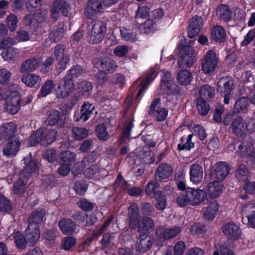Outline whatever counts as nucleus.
Wrapping results in <instances>:
<instances>
[{"mask_svg": "<svg viewBox=\"0 0 255 255\" xmlns=\"http://www.w3.org/2000/svg\"><path fill=\"white\" fill-rule=\"evenodd\" d=\"M128 227L131 230L137 229L139 234H149L155 228L153 220L149 217L141 218L139 208L137 204L131 203L128 208Z\"/></svg>", "mask_w": 255, "mask_h": 255, "instance_id": "nucleus-1", "label": "nucleus"}, {"mask_svg": "<svg viewBox=\"0 0 255 255\" xmlns=\"http://www.w3.org/2000/svg\"><path fill=\"white\" fill-rule=\"evenodd\" d=\"M57 135V131L55 129L40 128L30 135L29 142L31 146H35L40 143L47 146L56 140Z\"/></svg>", "mask_w": 255, "mask_h": 255, "instance_id": "nucleus-2", "label": "nucleus"}, {"mask_svg": "<svg viewBox=\"0 0 255 255\" xmlns=\"http://www.w3.org/2000/svg\"><path fill=\"white\" fill-rule=\"evenodd\" d=\"M87 38L90 43L98 44L101 42L105 36L107 31L105 22L96 20L92 22V26L88 25Z\"/></svg>", "mask_w": 255, "mask_h": 255, "instance_id": "nucleus-3", "label": "nucleus"}, {"mask_svg": "<svg viewBox=\"0 0 255 255\" xmlns=\"http://www.w3.org/2000/svg\"><path fill=\"white\" fill-rule=\"evenodd\" d=\"M106 7H110L106 5L105 0H88L86 3L84 11L85 17L92 19L100 15Z\"/></svg>", "mask_w": 255, "mask_h": 255, "instance_id": "nucleus-4", "label": "nucleus"}, {"mask_svg": "<svg viewBox=\"0 0 255 255\" xmlns=\"http://www.w3.org/2000/svg\"><path fill=\"white\" fill-rule=\"evenodd\" d=\"M234 89V82L231 77H223L219 79L217 86V92L224 97V103H229L232 97L231 93Z\"/></svg>", "mask_w": 255, "mask_h": 255, "instance_id": "nucleus-5", "label": "nucleus"}, {"mask_svg": "<svg viewBox=\"0 0 255 255\" xmlns=\"http://www.w3.org/2000/svg\"><path fill=\"white\" fill-rule=\"evenodd\" d=\"M196 60L195 51L193 48L187 45L183 46L179 53L178 66L183 68L190 67Z\"/></svg>", "mask_w": 255, "mask_h": 255, "instance_id": "nucleus-6", "label": "nucleus"}, {"mask_svg": "<svg viewBox=\"0 0 255 255\" xmlns=\"http://www.w3.org/2000/svg\"><path fill=\"white\" fill-rule=\"evenodd\" d=\"M218 62L216 53L212 50L208 51L202 63L203 72L207 74H212L217 67Z\"/></svg>", "mask_w": 255, "mask_h": 255, "instance_id": "nucleus-7", "label": "nucleus"}, {"mask_svg": "<svg viewBox=\"0 0 255 255\" xmlns=\"http://www.w3.org/2000/svg\"><path fill=\"white\" fill-rule=\"evenodd\" d=\"M94 66L104 73L113 72L117 68L116 63L108 58L96 57L93 60Z\"/></svg>", "mask_w": 255, "mask_h": 255, "instance_id": "nucleus-8", "label": "nucleus"}, {"mask_svg": "<svg viewBox=\"0 0 255 255\" xmlns=\"http://www.w3.org/2000/svg\"><path fill=\"white\" fill-rule=\"evenodd\" d=\"M70 9L69 0H56L52 5L51 12L53 14V17L56 19V16L59 13L63 16H67Z\"/></svg>", "mask_w": 255, "mask_h": 255, "instance_id": "nucleus-9", "label": "nucleus"}, {"mask_svg": "<svg viewBox=\"0 0 255 255\" xmlns=\"http://www.w3.org/2000/svg\"><path fill=\"white\" fill-rule=\"evenodd\" d=\"M54 53L58 61L59 69L61 71L65 69L70 59L69 54L66 51V46L61 44L57 45L55 47Z\"/></svg>", "mask_w": 255, "mask_h": 255, "instance_id": "nucleus-10", "label": "nucleus"}, {"mask_svg": "<svg viewBox=\"0 0 255 255\" xmlns=\"http://www.w3.org/2000/svg\"><path fill=\"white\" fill-rule=\"evenodd\" d=\"M181 231L179 227L165 228L163 225L157 227L155 232V236L160 239L169 240L176 237Z\"/></svg>", "mask_w": 255, "mask_h": 255, "instance_id": "nucleus-11", "label": "nucleus"}, {"mask_svg": "<svg viewBox=\"0 0 255 255\" xmlns=\"http://www.w3.org/2000/svg\"><path fill=\"white\" fill-rule=\"evenodd\" d=\"M160 100L156 98L150 105L148 112L149 115L152 116L157 121H163L166 118L167 110L164 108H160L159 105Z\"/></svg>", "mask_w": 255, "mask_h": 255, "instance_id": "nucleus-12", "label": "nucleus"}, {"mask_svg": "<svg viewBox=\"0 0 255 255\" xmlns=\"http://www.w3.org/2000/svg\"><path fill=\"white\" fill-rule=\"evenodd\" d=\"M186 191L189 204L192 205L200 204L207 197L206 193L202 190L188 187Z\"/></svg>", "mask_w": 255, "mask_h": 255, "instance_id": "nucleus-13", "label": "nucleus"}, {"mask_svg": "<svg viewBox=\"0 0 255 255\" xmlns=\"http://www.w3.org/2000/svg\"><path fill=\"white\" fill-rule=\"evenodd\" d=\"M230 170V167L227 163L220 161L214 165L212 176L214 179L222 181L229 174Z\"/></svg>", "mask_w": 255, "mask_h": 255, "instance_id": "nucleus-14", "label": "nucleus"}, {"mask_svg": "<svg viewBox=\"0 0 255 255\" xmlns=\"http://www.w3.org/2000/svg\"><path fill=\"white\" fill-rule=\"evenodd\" d=\"M17 131V126L14 123H4L0 128V138L9 140L14 137H18L16 135Z\"/></svg>", "mask_w": 255, "mask_h": 255, "instance_id": "nucleus-15", "label": "nucleus"}, {"mask_svg": "<svg viewBox=\"0 0 255 255\" xmlns=\"http://www.w3.org/2000/svg\"><path fill=\"white\" fill-rule=\"evenodd\" d=\"M42 62L40 57H32L21 63L20 71L22 73L34 72L40 67Z\"/></svg>", "mask_w": 255, "mask_h": 255, "instance_id": "nucleus-16", "label": "nucleus"}, {"mask_svg": "<svg viewBox=\"0 0 255 255\" xmlns=\"http://www.w3.org/2000/svg\"><path fill=\"white\" fill-rule=\"evenodd\" d=\"M45 215V211L42 209H38L31 213L28 217V226L32 229H39V225L43 221Z\"/></svg>", "mask_w": 255, "mask_h": 255, "instance_id": "nucleus-17", "label": "nucleus"}, {"mask_svg": "<svg viewBox=\"0 0 255 255\" xmlns=\"http://www.w3.org/2000/svg\"><path fill=\"white\" fill-rule=\"evenodd\" d=\"M65 117L58 110H51L47 113L46 122L48 125H57L59 128H62L65 125Z\"/></svg>", "mask_w": 255, "mask_h": 255, "instance_id": "nucleus-18", "label": "nucleus"}, {"mask_svg": "<svg viewBox=\"0 0 255 255\" xmlns=\"http://www.w3.org/2000/svg\"><path fill=\"white\" fill-rule=\"evenodd\" d=\"M8 142L3 147V154L7 156H15L19 150L21 145V141L19 137L7 140Z\"/></svg>", "mask_w": 255, "mask_h": 255, "instance_id": "nucleus-19", "label": "nucleus"}, {"mask_svg": "<svg viewBox=\"0 0 255 255\" xmlns=\"http://www.w3.org/2000/svg\"><path fill=\"white\" fill-rule=\"evenodd\" d=\"M231 128L232 129L233 132L239 137H242L248 129L246 123L241 116H238L233 120Z\"/></svg>", "mask_w": 255, "mask_h": 255, "instance_id": "nucleus-20", "label": "nucleus"}, {"mask_svg": "<svg viewBox=\"0 0 255 255\" xmlns=\"http://www.w3.org/2000/svg\"><path fill=\"white\" fill-rule=\"evenodd\" d=\"M139 234L136 244V249L139 253H144L152 247L153 239L146 233Z\"/></svg>", "mask_w": 255, "mask_h": 255, "instance_id": "nucleus-21", "label": "nucleus"}, {"mask_svg": "<svg viewBox=\"0 0 255 255\" xmlns=\"http://www.w3.org/2000/svg\"><path fill=\"white\" fill-rule=\"evenodd\" d=\"M58 226L62 233L66 235H71L75 232L76 223L69 218H62L58 222Z\"/></svg>", "mask_w": 255, "mask_h": 255, "instance_id": "nucleus-22", "label": "nucleus"}, {"mask_svg": "<svg viewBox=\"0 0 255 255\" xmlns=\"http://www.w3.org/2000/svg\"><path fill=\"white\" fill-rule=\"evenodd\" d=\"M173 172L171 166L166 163L160 164L154 173L155 178L158 181L169 178Z\"/></svg>", "mask_w": 255, "mask_h": 255, "instance_id": "nucleus-23", "label": "nucleus"}, {"mask_svg": "<svg viewBox=\"0 0 255 255\" xmlns=\"http://www.w3.org/2000/svg\"><path fill=\"white\" fill-rule=\"evenodd\" d=\"M190 179L195 184H198L203 180V170L202 167L197 163L190 166Z\"/></svg>", "mask_w": 255, "mask_h": 255, "instance_id": "nucleus-24", "label": "nucleus"}, {"mask_svg": "<svg viewBox=\"0 0 255 255\" xmlns=\"http://www.w3.org/2000/svg\"><path fill=\"white\" fill-rule=\"evenodd\" d=\"M222 229L225 235L234 240L237 239L241 233L239 227L233 222H230L224 225Z\"/></svg>", "mask_w": 255, "mask_h": 255, "instance_id": "nucleus-25", "label": "nucleus"}, {"mask_svg": "<svg viewBox=\"0 0 255 255\" xmlns=\"http://www.w3.org/2000/svg\"><path fill=\"white\" fill-rule=\"evenodd\" d=\"M201 25V17L198 15L193 17L189 25L188 37L193 38L197 35L200 31Z\"/></svg>", "mask_w": 255, "mask_h": 255, "instance_id": "nucleus-26", "label": "nucleus"}, {"mask_svg": "<svg viewBox=\"0 0 255 255\" xmlns=\"http://www.w3.org/2000/svg\"><path fill=\"white\" fill-rule=\"evenodd\" d=\"M160 92L163 94L167 95V99H169L170 97L176 95L179 93V89L174 81L160 83Z\"/></svg>", "mask_w": 255, "mask_h": 255, "instance_id": "nucleus-27", "label": "nucleus"}, {"mask_svg": "<svg viewBox=\"0 0 255 255\" xmlns=\"http://www.w3.org/2000/svg\"><path fill=\"white\" fill-rule=\"evenodd\" d=\"M206 187L209 195L211 198H215L222 194L223 184L221 182L214 181L208 183Z\"/></svg>", "mask_w": 255, "mask_h": 255, "instance_id": "nucleus-28", "label": "nucleus"}, {"mask_svg": "<svg viewBox=\"0 0 255 255\" xmlns=\"http://www.w3.org/2000/svg\"><path fill=\"white\" fill-rule=\"evenodd\" d=\"M97 156L95 152H92L88 154L81 161L76 163L75 168L77 169L78 173L82 172L84 168L90 163L96 161Z\"/></svg>", "mask_w": 255, "mask_h": 255, "instance_id": "nucleus-29", "label": "nucleus"}, {"mask_svg": "<svg viewBox=\"0 0 255 255\" xmlns=\"http://www.w3.org/2000/svg\"><path fill=\"white\" fill-rule=\"evenodd\" d=\"M25 234L27 243L30 246H33L38 241L40 232L39 229H32L28 226L25 231Z\"/></svg>", "mask_w": 255, "mask_h": 255, "instance_id": "nucleus-30", "label": "nucleus"}, {"mask_svg": "<svg viewBox=\"0 0 255 255\" xmlns=\"http://www.w3.org/2000/svg\"><path fill=\"white\" fill-rule=\"evenodd\" d=\"M211 37L217 42H225L226 38V33L224 28L218 25L214 26L211 33Z\"/></svg>", "mask_w": 255, "mask_h": 255, "instance_id": "nucleus-31", "label": "nucleus"}, {"mask_svg": "<svg viewBox=\"0 0 255 255\" xmlns=\"http://www.w3.org/2000/svg\"><path fill=\"white\" fill-rule=\"evenodd\" d=\"M37 168V161L31 160L22 169L19 173L21 178L27 179L30 177L31 174L36 171Z\"/></svg>", "mask_w": 255, "mask_h": 255, "instance_id": "nucleus-32", "label": "nucleus"}, {"mask_svg": "<svg viewBox=\"0 0 255 255\" xmlns=\"http://www.w3.org/2000/svg\"><path fill=\"white\" fill-rule=\"evenodd\" d=\"M215 95V90L209 85L206 84L201 86L199 91L200 97L198 99L209 101Z\"/></svg>", "mask_w": 255, "mask_h": 255, "instance_id": "nucleus-33", "label": "nucleus"}, {"mask_svg": "<svg viewBox=\"0 0 255 255\" xmlns=\"http://www.w3.org/2000/svg\"><path fill=\"white\" fill-rule=\"evenodd\" d=\"M41 81V78L34 74L23 75L21 77V81L29 87H34L36 85L38 86Z\"/></svg>", "mask_w": 255, "mask_h": 255, "instance_id": "nucleus-34", "label": "nucleus"}, {"mask_svg": "<svg viewBox=\"0 0 255 255\" xmlns=\"http://www.w3.org/2000/svg\"><path fill=\"white\" fill-rule=\"evenodd\" d=\"M95 111V107L92 104L86 103L83 105L81 109V115L78 120H82L83 121H86L93 114V111Z\"/></svg>", "mask_w": 255, "mask_h": 255, "instance_id": "nucleus-35", "label": "nucleus"}, {"mask_svg": "<svg viewBox=\"0 0 255 255\" xmlns=\"http://www.w3.org/2000/svg\"><path fill=\"white\" fill-rule=\"evenodd\" d=\"M235 175L239 181L243 182L249 181L250 177L248 168L244 164L240 165L235 172Z\"/></svg>", "mask_w": 255, "mask_h": 255, "instance_id": "nucleus-36", "label": "nucleus"}, {"mask_svg": "<svg viewBox=\"0 0 255 255\" xmlns=\"http://www.w3.org/2000/svg\"><path fill=\"white\" fill-rule=\"evenodd\" d=\"M217 16L225 21H228L231 18V11L228 5L222 4L219 6L216 10Z\"/></svg>", "mask_w": 255, "mask_h": 255, "instance_id": "nucleus-37", "label": "nucleus"}, {"mask_svg": "<svg viewBox=\"0 0 255 255\" xmlns=\"http://www.w3.org/2000/svg\"><path fill=\"white\" fill-rule=\"evenodd\" d=\"M192 75L186 70H180L177 74L178 82L182 85H188L192 80Z\"/></svg>", "mask_w": 255, "mask_h": 255, "instance_id": "nucleus-38", "label": "nucleus"}, {"mask_svg": "<svg viewBox=\"0 0 255 255\" xmlns=\"http://www.w3.org/2000/svg\"><path fill=\"white\" fill-rule=\"evenodd\" d=\"M139 155L143 158L144 162L148 164L154 161V154L148 148V147L144 146L140 151Z\"/></svg>", "mask_w": 255, "mask_h": 255, "instance_id": "nucleus-39", "label": "nucleus"}, {"mask_svg": "<svg viewBox=\"0 0 255 255\" xmlns=\"http://www.w3.org/2000/svg\"><path fill=\"white\" fill-rule=\"evenodd\" d=\"M55 86V85L54 84L53 80L49 79L46 81L41 87L38 97H45L51 94L53 91Z\"/></svg>", "mask_w": 255, "mask_h": 255, "instance_id": "nucleus-40", "label": "nucleus"}, {"mask_svg": "<svg viewBox=\"0 0 255 255\" xmlns=\"http://www.w3.org/2000/svg\"><path fill=\"white\" fill-rule=\"evenodd\" d=\"M238 153L241 156L248 157L251 156L253 150V147L249 143H238Z\"/></svg>", "mask_w": 255, "mask_h": 255, "instance_id": "nucleus-41", "label": "nucleus"}, {"mask_svg": "<svg viewBox=\"0 0 255 255\" xmlns=\"http://www.w3.org/2000/svg\"><path fill=\"white\" fill-rule=\"evenodd\" d=\"M59 159L61 163L70 165L75 159V154L70 150L63 151L59 153Z\"/></svg>", "mask_w": 255, "mask_h": 255, "instance_id": "nucleus-42", "label": "nucleus"}, {"mask_svg": "<svg viewBox=\"0 0 255 255\" xmlns=\"http://www.w3.org/2000/svg\"><path fill=\"white\" fill-rule=\"evenodd\" d=\"M196 107L199 113L201 116H206L210 110L209 104L201 99H197L196 101Z\"/></svg>", "mask_w": 255, "mask_h": 255, "instance_id": "nucleus-43", "label": "nucleus"}, {"mask_svg": "<svg viewBox=\"0 0 255 255\" xmlns=\"http://www.w3.org/2000/svg\"><path fill=\"white\" fill-rule=\"evenodd\" d=\"M159 184L155 181H152L148 183L145 188L146 194L150 198H153L156 196L158 192L157 188L158 187Z\"/></svg>", "mask_w": 255, "mask_h": 255, "instance_id": "nucleus-44", "label": "nucleus"}, {"mask_svg": "<svg viewBox=\"0 0 255 255\" xmlns=\"http://www.w3.org/2000/svg\"><path fill=\"white\" fill-rule=\"evenodd\" d=\"M76 240L72 237H65L61 242L60 249L65 251H69L76 245Z\"/></svg>", "mask_w": 255, "mask_h": 255, "instance_id": "nucleus-45", "label": "nucleus"}, {"mask_svg": "<svg viewBox=\"0 0 255 255\" xmlns=\"http://www.w3.org/2000/svg\"><path fill=\"white\" fill-rule=\"evenodd\" d=\"M248 99L243 97L238 99L235 103L233 108L234 113H239L241 111L246 109L248 107Z\"/></svg>", "mask_w": 255, "mask_h": 255, "instance_id": "nucleus-46", "label": "nucleus"}, {"mask_svg": "<svg viewBox=\"0 0 255 255\" xmlns=\"http://www.w3.org/2000/svg\"><path fill=\"white\" fill-rule=\"evenodd\" d=\"M97 137L102 140H106L109 138V134L107 130V127L104 124L98 125L95 129Z\"/></svg>", "mask_w": 255, "mask_h": 255, "instance_id": "nucleus-47", "label": "nucleus"}, {"mask_svg": "<svg viewBox=\"0 0 255 255\" xmlns=\"http://www.w3.org/2000/svg\"><path fill=\"white\" fill-rule=\"evenodd\" d=\"M57 233L54 230H48L44 235L43 238L46 245L52 247L55 244Z\"/></svg>", "mask_w": 255, "mask_h": 255, "instance_id": "nucleus-48", "label": "nucleus"}, {"mask_svg": "<svg viewBox=\"0 0 255 255\" xmlns=\"http://www.w3.org/2000/svg\"><path fill=\"white\" fill-rule=\"evenodd\" d=\"M72 133L76 140H80L88 136L89 131L83 128L74 127L72 128Z\"/></svg>", "mask_w": 255, "mask_h": 255, "instance_id": "nucleus-49", "label": "nucleus"}, {"mask_svg": "<svg viewBox=\"0 0 255 255\" xmlns=\"http://www.w3.org/2000/svg\"><path fill=\"white\" fill-rule=\"evenodd\" d=\"M156 198V203L155 207L157 210H163L166 206V198L165 195L161 191L157 193Z\"/></svg>", "mask_w": 255, "mask_h": 255, "instance_id": "nucleus-50", "label": "nucleus"}, {"mask_svg": "<svg viewBox=\"0 0 255 255\" xmlns=\"http://www.w3.org/2000/svg\"><path fill=\"white\" fill-rule=\"evenodd\" d=\"M114 236L110 233H106L103 235L101 243L103 248L110 249L114 245Z\"/></svg>", "mask_w": 255, "mask_h": 255, "instance_id": "nucleus-51", "label": "nucleus"}, {"mask_svg": "<svg viewBox=\"0 0 255 255\" xmlns=\"http://www.w3.org/2000/svg\"><path fill=\"white\" fill-rule=\"evenodd\" d=\"M18 50L14 48H9L1 53L2 57L5 60H13L18 56Z\"/></svg>", "mask_w": 255, "mask_h": 255, "instance_id": "nucleus-52", "label": "nucleus"}, {"mask_svg": "<svg viewBox=\"0 0 255 255\" xmlns=\"http://www.w3.org/2000/svg\"><path fill=\"white\" fill-rule=\"evenodd\" d=\"M72 89L60 83L56 90V97L58 98H65L72 92Z\"/></svg>", "mask_w": 255, "mask_h": 255, "instance_id": "nucleus-53", "label": "nucleus"}, {"mask_svg": "<svg viewBox=\"0 0 255 255\" xmlns=\"http://www.w3.org/2000/svg\"><path fill=\"white\" fill-rule=\"evenodd\" d=\"M80 93L86 96L91 95L93 89V85L91 82L85 81L81 82L80 84Z\"/></svg>", "mask_w": 255, "mask_h": 255, "instance_id": "nucleus-54", "label": "nucleus"}, {"mask_svg": "<svg viewBox=\"0 0 255 255\" xmlns=\"http://www.w3.org/2000/svg\"><path fill=\"white\" fill-rule=\"evenodd\" d=\"M14 242L16 247L19 249H24L27 243L26 237L19 232L15 233L14 235Z\"/></svg>", "mask_w": 255, "mask_h": 255, "instance_id": "nucleus-55", "label": "nucleus"}, {"mask_svg": "<svg viewBox=\"0 0 255 255\" xmlns=\"http://www.w3.org/2000/svg\"><path fill=\"white\" fill-rule=\"evenodd\" d=\"M154 26V21L149 19L140 25L139 30L142 33H148L153 29Z\"/></svg>", "mask_w": 255, "mask_h": 255, "instance_id": "nucleus-56", "label": "nucleus"}, {"mask_svg": "<svg viewBox=\"0 0 255 255\" xmlns=\"http://www.w3.org/2000/svg\"><path fill=\"white\" fill-rule=\"evenodd\" d=\"M78 206L84 211H91L94 208V204L85 198H82L77 202Z\"/></svg>", "mask_w": 255, "mask_h": 255, "instance_id": "nucleus-57", "label": "nucleus"}, {"mask_svg": "<svg viewBox=\"0 0 255 255\" xmlns=\"http://www.w3.org/2000/svg\"><path fill=\"white\" fill-rule=\"evenodd\" d=\"M140 208L142 214L145 216H152L155 212V209L153 205L148 202L142 203Z\"/></svg>", "mask_w": 255, "mask_h": 255, "instance_id": "nucleus-58", "label": "nucleus"}, {"mask_svg": "<svg viewBox=\"0 0 255 255\" xmlns=\"http://www.w3.org/2000/svg\"><path fill=\"white\" fill-rule=\"evenodd\" d=\"M63 36L62 30L58 27H54L49 35V39L53 41H59Z\"/></svg>", "mask_w": 255, "mask_h": 255, "instance_id": "nucleus-59", "label": "nucleus"}, {"mask_svg": "<svg viewBox=\"0 0 255 255\" xmlns=\"http://www.w3.org/2000/svg\"><path fill=\"white\" fill-rule=\"evenodd\" d=\"M23 178H21L17 180V181L14 184V193L17 195L22 194L25 188L26 182Z\"/></svg>", "mask_w": 255, "mask_h": 255, "instance_id": "nucleus-60", "label": "nucleus"}, {"mask_svg": "<svg viewBox=\"0 0 255 255\" xmlns=\"http://www.w3.org/2000/svg\"><path fill=\"white\" fill-rule=\"evenodd\" d=\"M53 59L51 57H48L43 63L40 65V71L42 73H46L52 70Z\"/></svg>", "mask_w": 255, "mask_h": 255, "instance_id": "nucleus-61", "label": "nucleus"}, {"mask_svg": "<svg viewBox=\"0 0 255 255\" xmlns=\"http://www.w3.org/2000/svg\"><path fill=\"white\" fill-rule=\"evenodd\" d=\"M12 208L10 201L3 195H0V211L7 212Z\"/></svg>", "mask_w": 255, "mask_h": 255, "instance_id": "nucleus-62", "label": "nucleus"}, {"mask_svg": "<svg viewBox=\"0 0 255 255\" xmlns=\"http://www.w3.org/2000/svg\"><path fill=\"white\" fill-rule=\"evenodd\" d=\"M11 76V72L5 68L0 69V84L6 85Z\"/></svg>", "mask_w": 255, "mask_h": 255, "instance_id": "nucleus-63", "label": "nucleus"}, {"mask_svg": "<svg viewBox=\"0 0 255 255\" xmlns=\"http://www.w3.org/2000/svg\"><path fill=\"white\" fill-rule=\"evenodd\" d=\"M84 69L82 66L79 65H76L72 67L67 71V73L74 79L80 76L83 73Z\"/></svg>", "mask_w": 255, "mask_h": 255, "instance_id": "nucleus-64", "label": "nucleus"}]
</instances>
